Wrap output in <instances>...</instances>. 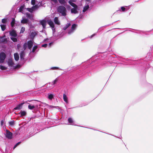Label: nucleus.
<instances>
[{
	"label": "nucleus",
	"mask_w": 153,
	"mask_h": 153,
	"mask_svg": "<svg viewBox=\"0 0 153 153\" xmlns=\"http://www.w3.org/2000/svg\"><path fill=\"white\" fill-rule=\"evenodd\" d=\"M40 24L42 25L44 29L46 28V22L45 20H43L40 21Z\"/></svg>",
	"instance_id": "ddd939ff"
},
{
	"label": "nucleus",
	"mask_w": 153,
	"mask_h": 153,
	"mask_svg": "<svg viewBox=\"0 0 153 153\" xmlns=\"http://www.w3.org/2000/svg\"><path fill=\"white\" fill-rule=\"evenodd\" d=\"M126 60H125V59H123V60H122V61L123 62H124Z\"/></svg>",
	"instance_id": "8fccbe9b"
},
{
	"label": "nucleus",
	"mask_w": 153,
	"mask_h": 153,
	"mask_svg": "<svg viewBox=\"0 0 153 153\" xmlns=\"http://www.w3.org/2000/svg\"><path fill=\"white\" fill-rule=\"evenodd\" d=\"M63 99L67 103H68V97L65 94H63Z\"/></svg>",
	"instance_id": "a878e982"
},
{
	"label": "nucleus",
	"mask_w": 153,
	"mask_h": 153,
	"mask_svg": "<svg viewBox=\"0 0 153 153\" xmlns=\"http://www.w3.org/2000/svg\"><path fill=\"white\" fill-rule=\"evenodd\" d=\"M9 125L10 126H13L15 124V122L13 120L9 121Z\"/></svg>",
	"instance_id": "2f4dec72"
},
{
	"label": "nucleus",
	"mask_w": 153,
	"mask_h": 153,
	"mask_svg": "<svg viewBox=\"0 0 153 153\" xmlns=\"http://www.w3.org/2000/svg\"><path fill=\"white\" fill-rule=\"evenodd\" d=\"M25 27H22L21 28V30L20 33H23V32H24L25 31Z\"/></svg>",
	"instance_id": "4c0bfd02"
},
{
	"label": "nucleus",
	"mask_w": 153,
	"mask_h": 153,
	"mask_svg": "<svg viewBox=\"0 0 153 153\" xmlns=\"http://www.w3.org/2000/svg\"><path fill=\"white\" fill-rule=\"evenodd\" d=\"M59 2L61 4L65 5L66 3L65 0H58Z\"/></svg>",
	"instance_id": "bb28decb"
},
{
	"label": "nucleus",
	"mask_w": 153,
	"mask_h": 153,
	"mask_svg": "<svg viewBox=\"0 0 153 153\" xmlns=\"http://www.w3.org/2000/svg\"><path fill=\"white\" fill-rule=\"evenodd\" d=\"M42 1L39 2L37 5L33 6L31 8H27V10L30 13H32L35 10H37L39 7L42 5Z\"/></svg>",
	"instance_id": "20e7f679"
},
{
	"label": "nucleus",
	"mask_w": 153,
	"mask_h": 153,
	"mask_svg": "<svg viewBox=\"0 0 153 153\" xmlns=\"http://www.w3.org/2000/svg\"><path fill=\"white\" fill-rule=\"evenodd\" d=\"M6 57V55L4 52H1L0 53V63L4 62Z\"/></svg>",
	"instance_id": "39448f33"
},
{
	"label": "nucleus",
	"mask_w": 153,
	"mask_h": 153,
	"mask_svg": "<svg viewBox=\"0 0 153 153\" xmlns=\"http://www.w3.org/2000/svg\"><path fill=\"white\" fill-rule=\"evenodd\" d=\"M8 64L9 66H13V65H14L13 60L11 59H9L8 61Z\"/></svg>",
	"instance_id": "4468645a"
},
{
	"label": "nucleus",
	"mask_w": 153,
	"mask_h": 153,
	"mask_svg": "<svg viewBox=\"0 0 153 153\" xmlns=\"http://www.w3.org/2000/svg\"><path fill=\"white\" fill-rule=\"evenodd\" d=\"M26 17L29 19L32 20L33 19V16L32 14H30L29 13H26Z\"/></svg>",
	"instance_id": "f8f14e48"
},
{
	"label": "nucleus",
	"mask_w": 153,
	"mask_h": 153,
	"mask_svg": "<svg viewBox=\"0 0 153 153\" xmlns=\"http://www.w3.org/2000/svg\"><path fill=\"white\" fill-rule=\"evenodd\" d=\"M54 21L56 24L60 25V22L59 19L58 17H55L54 19Z\"/></svg>",
	"instance_id": "f3484780"
},
{
	"label": "nucleus",
	"mask_w": 153,
	"mask_h": 153,
	"mask_svg": "<svg viewBox=\"0 0 153 153\" xmlns=\"http://www.w3.org/2000/svg\"><path fill=\"white\" fill-rule=\"evenodd\" d=\"M25 10V7L24 6H22L20 7L19 9V12H21L22 13H23V12L24 10Z\"/></svg>",
	"instance_id": "5701e85b"
},
{
	"label": "nucleus",
	"mask_w": 153,
	"mask_h": 153,
	"mask_svg": "<svg viewBox=\"0 0 153 153\" xmlns=\"http://www.w3.org/2000/svg\"><path fill=\"white\" fill-rule=\"evenodd\" d=\"M68 121L69 124L72 125H76L73 120L71 118H69L68 119Z\"/></svg>",
	"instance_id": "dca6fc26"
},
{
	"label": "nucleus",
	"mask_w": 153,
	"mask_h": 153,
	"mask_svg": "<svg viewBox=\"0 0 153 153\" xmlns=\"http://www.w3.org/2000/svg\"><path fill=\"white\" fill-rule=\"evenodd\" d=\"M51 69L53 70L60 69L59 68L56 67H52L51 68Z\"/></svg>",
	"instance_id": "37998d69"
},
{
	"label": "nucleus",
	"mask_w": 153,
	"mask_h": 153,
	"mask_svg": "<svg viewBox=\"0 0 153 153\" xmlns=\"http://www.w3.org/2000/svg\"><path fill=\"white\" fill-rule=\"evenodd\" d=\"M68 3L71 6L74 7L73 8L71 9V13L75 14L78 13L79 9L78 6L74 3L71 2V1H69Z\"/></svg>",
	"instance_id": "7ed1b4c3"
},
{
	"label": "nucleus",
	"mask_w": 153,
	"mask_h": 153,
	"mask_svg": "<svg viewBox=\"0 0 153 153\" xmlns=\"http://www.w3.org/2000/svg\"><path fill=\"white\" fill-rule=\"evenodd\" d=\"M76 27V25L75 24H73L71 27V28L69 29L68 33L69 34H70L73 33L75 30Z\"/></svg>",
	"instance_id": "423d86ee"
},
{
	"label": "nucleus",
	"mask_w": 153,
	"mask_h": 153,
	"mask_svg": "<svg viewBox=\"0 0 153 153\" xmlns=\"http://www.w3.org/2000/svg\"><path fill=\"white\" fill-rule=\"evenodd\" d=\"M1 27L2 31H4L6 29V25H1Z\"/></svg>",
	"instance_id": "473e14b6"
},
{
	"label": "nucleus",
	"mask_w": 153,
	"mask_h": 153,
	"mask_svg": "<svg viewBox=\"0 0 153 153\" xmlns=\"http://www.w3.org/2000/svg\"><path fill=\"white\" fill-rule=\"evenodd\" d=\"M24 103H21L17 106L16 107L14 108L15 110H19L22 108L23 105Z\"/></svg>",
	"instance_id": "6ab92c4d"
},
{
	"label": "nucleus",
	"mask_w": 153,
	"mask_h": 153,
	"mask_svg": "<svg viewBox=\"0 0 153 153\" xmlns=\"http://www.w3.org/2000/svg\"><path fill=\"white\" fill-rule=\"evenodd\" d=\"M47 87L50 89L53 88L54 87V86L53 85V83H49V84H47Z\"/></svg>",
	"instance_id": "412c9836"
},
{
	"label": "nucleus",
	"mask_w": 153,
	"mask_h": 153,
	"mask_svg": "<svg viewBox=\"0 0 153 153\" xmlns=\"http://www.w3.org/2000/svg\"><path fill=\"white\" fill-rule=\"evenodd\" d=\"M7 22V20L6 19H2V23L5 24Z\"/></svg>",
	"instance_id": "ea45409f"
},
{
	"label": "nucleus",
	"mask_w": 153,
	"mask_h": 153,
	"mask_svg": "<svg viewBox=\"0 0 153 153\" xmlns=\"http://www.w3.org/2000/svg\"><path fill=\"white\" fill-rule=\"evenodd\" d=\"M10 35L11 36L14 37H16L17 35L16 32L14 30H12V31H10Z\"/></svg>",
	"instance_id": "2eb2a0df"
},
{
	"label": "nucleus",
	"mask_w": 153,
	"mask_h": 153,
	"mask_svg": "<svg viewBox=\"0 0 153 153\" xmlns=\"http://www.w3.org/2000/svg\"><path fill=\"white\" fill-rule=\"evenodd\" d=\"M89 6L88 5L85 6L83 8V12H85L89 8Z\"/></svg>",
	"instance_id": "cd10ccee"
},
{
	"label": "nucleus",
	"mask_w": 153,
	"mask_h": 153,
	"mask_svg": "<svg viewBox=\"0 0 153 153\" xmlns=\"http://www.w3.org/2000/svg\"><path fill=\"white\" fill-rule=\"evenodd\" d=\"M27 43V48L28 49L31 50L32 46L33 44V40H30L28 41Z\"/></svg>",
	"instance_id": "1a4fd4ad"
},
{
	"label": "nucleus",
	"mask_w": 153,
	"mask_h": 153,
	"mask_svg": "<svg viewBox=\"0 0 153 153\" xmlns=\"http://www.w3.org/2000/svg\"><path fill=\"white\" fill-rule=\"evenodd\" d=\"M20 142H19L18 143H17L13 147V149H14L18 145H19L20 144Z\"/></svg>",
	"instance_id": "58836bf2"
},
{
	"label": "nucleus",
	"mask_w": 153,
	"mask_h": 153,
	"mask_svg": "<svg viewBox=\"0 0 153 153\" xmlns=\"http://www.w3.org/2000/svg\"><path fill=\"white\" fill-rule=\"evenodd\" d=\"M49 107L51 108H55L56 107L55 106H53V105H50L49 106Z\"/></svg>",
	"instance_id": "de8ad7c7"
},
{
	"label": "nucleus",
	"mask_w": 153,
	"mask_h": 153,
	"mask_svg": "<svg viewBox=\"0 0 153 153\" xmlns=\"http://www.w3.org/2000/svg\"><path fill=\"white\" fill-rule=\"evenodd\" d=\"M15 23V20L14 18L12 19V21L11 22V27H13Z\"/></svg>",
	"instance_id": "c756f323"
},
{
	"label": "nucleus",
	"mask_w": 153,
	"mask_h": 153,
	"mask_svg": "<svg viewBox=\"0 0 153 153\" xmlns=\"http://www.w3.org/2000/svg\"><path fill=\"white\" fill-rule=\"evenodd\" d=\"M38 107V106L37 105H29L28 106V108L30 110H33L35 108H37Z\"/></svg>",
	"instance_id": "aec40b11"
},
{
	"label": "nucleus",
	"mask_w": 153,
	"mask_h": 153,
	"mask_svg": "<svg viewBox=\"0 0 153 153\" xmlns=\"http://www.w3.org/2000/svg\"><path fill=\"white\" fill-rule=\"evenodd\" d=\"M20 47V45L19 44H18L17 45V48L18 49H19Z\"/></svg>",
	"instance_id": "49530a36"
},
{
	"label": "nucleus",
	"mask_w": 153,
	"mask_h": 153,
	"mask_svg": "<svg viewBox=\"0 0 153 153\" xmlns=\"http://www.w3.org/2000/svg\"><path fill=\"white\" fill-rule=\"evenodd\" d=\"M53 97V95L52 94H51L48 95V98L50 100H51L52 99V98Z\"/></svg>",
	"instance_id": "c9c22d12"
},
{
	"label": "nucleus",
	"mask_w": 153,
	"mask_h": 153,
	"mask_svg": "<svg viewBox=\"0 0 153 153\" xmlns=\"http://www.w3.org/2000/svg\"><path fill=\"white\" fill-rule=\"evenodd\" d=\"M14 56L15 59L16 61H18L19 60V56L18 53H14Z\"/></svg>",
	"instance_id": "4be33fe9"
},
{
	"label": "nucleus",
	"mask_w": 153,
	"mask_h": 153,
	"mask_svg": "<svg viewBox=\"0 0 153 153\" xmlns=\"http://www.w3.org/2000/svg\"><path fill=\"white\" fill-rule=\"evenodd\" d=\"M47 22L48 24L50 25V27H51L53 31V36L50 38V39L51 41H54L59 39V38L62 37L63 36V35H60L59 36H56L55 35V25L54 23L51 20L49 19L47 21ZM49 40L50 39L47 38L45 39L44 41L45 42H46V41Z\"/></svg>",
	"instance_id": "f257e3e1"
},
{
	"label": "nucleus",
	"mask_w": 153,
	"mask_h": 153,
	"mask_svg": "<svg viewBox=\"0 0 153 153\" xmlns=\"http://www.w3.org/2000/svg\"><path fill=\"white\" fill-rule=\"evenodd\" d=\"M27 1H28V0H26Z\"/></svg>",
	"instance_id": "3c124183"
},
{
	"label": "nucleus",
	"mask_w": 153,
	"mask_h": 153,
	"mask_svg": "<svg viewBox=\"0 0 153 153\" xmlns=\"http://www.w3.org/2000/svg\"><path fill=\"white\" fill-rule=\"evenodd\" d=\"M37 34V33L35 31H32L31 32L30 34V37L32 39H33L36 35Z\"/></svg>",
	"instance_id": "9b49d317"
},
{
	"label": "nucleus",
	"mask_w": 153,
	"mask_h": 153,
	"mask_svg": "<svg viewBox=\"0 0 153 153\" xmlns=\"http://www.w3.org/2000/svg\"><path fill=\"white\" fill-rule=\"evenodd\" d=\"M20 114H21V116L22 117L23 116H25L26 114V112L25 111H21Z\"/></svg>",
	"instance_id": "7c9ffc66"
},
{
	"label": "nucleus",
	"mask_w": 153,
	"mask_h": 153,
	"mask_svg": "<svg viewBox=\"0 0 153 153\" xmlns=\"http://www.w3.org/2000/svg\"><path fill=\"white\" fill-rule=\"evenodd\" d=\"M121 8L123 11L124 12L125 11V8L124 7H122Z\"/></svg>",
	"instance_id": "c03bdc74"
},
{
	"label": "nucleus",
	"mask_w": 153,
	"mask_h": 153,
	"mask_svg": "<svg viewBox=\"0 0 153 153\" xmlns=\"http://www.w3.org/2000/svg\"><path fill=\"white\" fill-rule=\"evenodd\" d=\"M57 11L62 16H65L67 15V10L65 7L62 6H59L57 8Z\"/></svg>",
	"instance_id": "f03ea898"
},
{
	"label": "nucleus",
	"mask_w": 153,
	"mask_h": 153,
	"mask_svg": "<svg viewBox=\"0 0 153 153\" xmlns=\"http://www.w3.org/2000/svg\"><path fill=\"white\" fill-rule=\"evenodd\" d=\"M95 35V34H93L91 36V38L93 36H94V35Z\"/></svg>",
	"instance_id": "09e8293b"
},
{
	"label": "nucleus",
	"mask_w": 153,
	"mask_h": 153,
	"mask_svg": "<svg viewBox=\"0 0 153 153\" xmlns=\"http://www.w3.org/2000/svg\"><path fill=\"white\" fill-rule=\"evenodd\" d=\"M38 46L37 45H34V47L33 48V49L31 52L33 53H34L35 52V51L38 48Z\"/></svg>",
	"instance_id": "c85d7f7f"
},
{
	"label": "nucleus",
	"mask_w": 153,
	"mask_h": 153,
	"mask_svg": "<svg viewBox=\"0 0 153 153\" xmlns=\"http://www.w3.org/2000/svg\"><path fill=\"white\" fill-rule=\"evenodd\" d=\"M4 123V120H2L1 121V125L2 126L3 125Z\"/></svg>",
	"instance_id": "a18cd8bd"
},
{
	"label": "nucleus",
	"mask_w": 153,
	"mask_h": 153,
	"mask_svg": "<svg viewBox=\"0 0 153 153\" xmlns=\"http://www.w3.org/2000/svg\"><path fill=\"white\" fill-rule=\"evenodd\" d=\"M21 23L22 24H27L29 26L31 25V23L29 22L28 19H26L25 17L22 18V20L21 21Z\"/></svg>",
	"instance_id": "0eeeda50"
},
{
	"label": "nucleus",
	"mask_w": 153,
	"mask_h": 153,
	"mask_svg": "<svg viewBox=\"0 0 153 153\" xmlns=\"http://www.w3.org/2000/svg\"><path fill=\"white\" fill-rule=\"evenodd\" d=\"M25 56V52L24 51L21 52L20 54V58L21 60H23L24 59V57Z\"/></svg>",
	"instance_id": "393cba45"
},
{
	"label": "nucleus",
	"mask_w": 153,
	"mask_h": 153,
	"mask_svg": "<svg viewBox=\"0 0 153 153\" xmlns=\"http://www.w3.org/2000/svg\"><path fill=\"white\" fill-rule=\"evenodd\" d=\"M27 47V43H25L23 45V48L24 50H25L26 48Z\"/></svg>",
	"instance_id": "e433bc0d"
},
{
	"label": "nucleus",
	"mask_w": 153,
	"mask_h": 153,
	"mask_svg": "<svg viewBox=\"0 0 153 153\" xmlns=\"http://www.w3.org/2000/svg\"><path fill=\"white\" fill-rule=\"evenodd\" d=\"M36 3L35 0H32L31 1V4L34 5Z\"/></svg>",
	"instance_id": "79ce46f5"
},
{
	"label": "nucleus",
	"mask_w": 153,
	"mask_h": 153,
	"mask_svg": "<svg viewBox=\"0 0 153 153\" xmlns=\"http://www.w3.org/2000/svg\"><path fill=\"white\" fill-rule=\"evenodd\" d=\"M11 39L13 42H16L17 41V39L14 37H11Z\"/></svg>",
	"instance_id": "72a5a7b5"
},
{
	"label": "nucleus",
	"mask_w": 153,
	"mask_h": 153,
	"mask_svg": "<svg viewBox=\"0 0 153 153\" xmlns=\"http://www.w3.org/2000/svg\"><path fill=\"white\" fill-rule=\"evenodd\" d=\"M53 42H51L49 43V44L48 45L47 44H45L42 45V47H43L46 48L48 46V48H50L51 47V46L53 45Z\"/></svg>",
	"instance_id": "a211bd4d"
},
{
	"label": "nucleus",
	"mask_w": 153,
	"mask_h": 153,
	"mask_svg": "<svg viewBox=\"0 0 153 153\" xmlns=\"http://www.w3.org/2000/svg\"><path fill=\"white\" fill-rule=\"evenodd\" d=\"M5 37V36H4L3 37H0V42L1 43L6 44L7 42V38H4Z\"/></svg>",
	"instance_id": "9d476101"
},
{
	"label": "nucleus",
	"mask_w": 153,
	"mask_h": 153,
	"mask_svg": "<svg viewBox=\"0 0 153 153\" xmlns=\"http://www.w3.org/2000/svg\"><path fill=\"white\" fill-rule=\"evenodd\" d=\"M6 137L8 139H11L12 138L13 134L7 130H6V133L5 134Z\"/></svg>",
	"instance_id": "6e6552de"
},
{
	"label": "nucleus",
	"mask_w": 153,
	"mask_h": 153,
	"mask_svg": "<svg viewBox=\"0 0 153 153\" xmlns=\"http://www.w3.org/2000/svg\"><path fill=\"white\" fill-rule=\"evenodd\" d=\"M57 81V79H56L53 81V82L52 83L53 84V85H54L56 83Z\"/></svg>",
	"instance_id": "a19ab883"
},
{
	"label": "nucleus",
	"mask_w": 153,
	"mask_h": 153,
	"mask_svg": "<svg viewBox=\"0 0 153 153\" xmlns=\"http://www.w3.org/2000/svg\"><path fill=\"white\" fill-rule=\"evenodd\" d=\"M71 24L70 23H67L65 26H64V27H63V30H66L67 28H68V29H69V27L71 26Z\"/></svg>",
	"instance_id": "b1692460"
},
{
	"label": "nucleus",
	"mask_w": 153,
	"mask_h": 153,
	"mask_svg": "<svg viewBox=\"0 0 153 153\" xmlns=\"http://www.w3.org/2000/svg\"><path fill=\"white\" fill-rule=\"evenodd\" d=\"M0 68L2 70H4L7 69V68L2 65H0Z\"/></svg>",
	"instance_id": "f704fd0d"
}]
</instances>
